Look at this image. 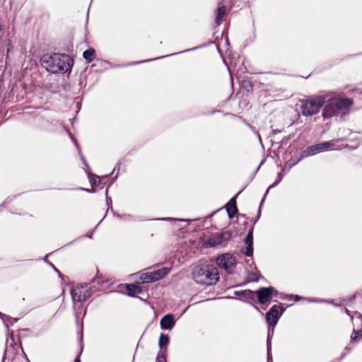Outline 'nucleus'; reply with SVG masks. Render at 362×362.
Returning a JSON list of instances; mask_svg holds the SVG:
<instances>
[{
	"label": "nucleus",
	"instance_id": "nucleus-1",
	"mask_svg": "<svg viewBox=\"0 0 362 362\" xmlns=\"http://www.w3.org/2000/svg\"><path fill=\"white\" fill-rule=\"evenodd\" d=\"M40 62L43 67L53 74L70 71L74 64L70 56L59 53L44 54Z\"/></svg>",
	"mask_w": 362,
	"mask_h": 362
},
{
	"label": "nucleus",
	"instance_id": "nucleus-2",
	"mask_svg": "<svg viewBox=\"0 0 362 362\" xmlns=\"http://www.w3.org/2000/svg\"><path fill=\"white\" fill-rule=\"evenodd\" d=\"M192 278L199 284L212 286L219 280V274L217 268L210 264H202L192 269Z\"/></svg>",
	"mask_w": 362,
	"mask_h": 362
},
{
	"label": "nucleus",
	"instance_id": "nucleus-3",
	"mask_svg": "<svg viewBox=\"0 0 362 362\" xmlns=\"http://www.w3.org/2000/svg\"><path fill=\"white\" fill-rule=\"evenodd\" d=\"M353 103V100L347 98H330L323 109L322 117L329 118L339 114L346 115L349 113Z\"/></svg>",
	"mask_w": 362,
	"mask_h": 362
},
{
	"label": "nucleus",
	"instance_id": "nucleus-4",
	"mask_svg": "<svg viewBox=\"0 0 362 362\" xmlns=\"http://www.w3.org/2000/svg\"><path fill=\"white\" fill-rule=\"evenodd\" d=\"M326 100L325 95L311 97L303 102L302 114L304 116H313L318 113Z\"/></svg>",
	"mask_w": 362,
	"mask_h": 362
},
{
	"label": "nucleus",
	"instance_id": "nucleus-5",
	"mask_svg": "<svg viewBox=\"0 0 362 362\" xmlns=\"http://www.w3.org/2000/svg\"><path fill=\"white\" fill-rule=\"evenodd\" d=\"M216 262L219 268L223 269L228 274H232L236 267L235 258L229 253L218 256Z\"/></svg>",
	"mask_w": 362,
	"mask_h": 362
},
{
	"label": "nucleus",
	"instance_id": "nucleus-6",
	"mask_svg": "<svg viewBox=\"0 0 362 362\" xmlns=\"http://www.w3.org/2000/svg\"><path fill=\"white\" fill-rule=\"evenodd\" d=\"M170 271V268L162 267L153 272L142 274L140 276V280L143 284L156 281L167 276Z\"/></svg>",
	"mask_w": 362,
	"mask_h": 362
},
{
	"label": "nucleus",
	"instance_id": "nucleus-7",
	"mask_svg": "<svg viewBox=\"0 0 362 362\" xmlns=\"http://www.w3.org/2000/svg\"><path fill=\"white\" fill-rule=\"evenodd\" d=\"M232 233L229 230L222 231L214 235L204 243L206 247H213L217 245H226L231 238Z\"/></svg>",
	"mask_w": 362,
	"mask_h": 362
},
{
	"label": "nucleus",
	"instance_id": "nucleus-8",
	"mask_svg": "<svg viewBox=\"0 0 362 362\" xmlns=\"http://www.w3.org/2000/svg\"><path fill=\"white\" fill-rule=\"evenodd\" d=\"M277 291L274 287H262L256 292L259 303L264 305L269 303L272 296H276Z\"/></svg>",
	"mask_w": 362,
	"mask_h": 362
},
{
	"label": "nucleus",
	"instance_id": "nucleus-9",
	"mask_svg": "<svg viewBox=\"0 0 362 362\" xmlns=\"http://www.w3.org/2000/svg\"><path fill=\"white\" fill-rule=\"evenodd\" d=\"M334 146V143L332 141H325L320 144H317L315 145H312L308 146L305 150H304L303 155L305 157L313 156L316 154L320 151H322L325 149H327Z\"/></svg>",
	"mask_w": 362,
	"mask_h": 362
},
{
	"label": "nucleus",
	"instance_id": "nucleus-10",
	"mask_svg": "<svg viewBox=\"0 0 362 362\" xmlns=\"http://www.w3.org/2000/svg\"><path fill=\"white\" fill-rule=\"evenodd\" d=\"M281 307L277 305H273L268 313L266 314V320L269 326L274 327L278 322L279 315L283 313V309L281 310L279 314V310Z\"/></svg>",
	"mask_w": 362,
	"mask_h": 362
},
{
	"label": "nucleus",
	"instance_id": "nucleus-11",
	"mask_svg": "<svg viewBox=\"0 0 362 362\" xmlns=\"http://www.w3.org/2000/svg\"><path fill=\"white\" fill-rule=\"evenodd\" d=\"M245 246L243 247L242 252L247 257L253 254V235L252 230H250L244 240Z\"/></svg>",
	"mask_w": 362,
	"mask_h": 362
},
{
	"label": "nucleus",
	"instance_id": "nucleus-12",
	"mask_svg": "<svg viewBox=\"0 0 362 362\" xmlns=\"http://www.w3.org/2000/svg\"><path fill=\"white\" fill-rule=\"evenodd\" d=\"M160 327L163 329H172L175 325V320L173 315L168 314L163 316L160 321Z\"/></svg>",
	"mask_w": 362,
	"mask_h": 362
},
{
	"label": "nucleus",
	"instance_id": "nucleus-13",
	"mask_svg": "<svg viewBox=\"0 0 362 362\" xmlns=\"http://www.w3.org/2000/svg\"><path fill=\"white\" fill-rule=\"evenodd\" d=\"M73 302H81L86 299V296L83 291V288H75L71 292Z\"/></svg>",
	"mask_w": 362,
	"mask_h": 362
},
{
	"label": "nucleus",
	"instance_id": "nucleus-14",
	"mask_svg": "<svg viewBox=\"0 0 362 362\" xmlns=\"http://www.w3.org/2000/svg\"><path fill=\"white\" fill-rule=\"evenodd\" d=\"M226 208L229 218H233L238 213L235 199L232 198L226 204Z\"/></svg>",
	"mask_w": 362,
	"mask_h": 362
},
{
	"label": "nucleus",
	"instance_id": "nucleus-15",
	"mask_svg": "<svg viewBox=\"0 0 362 362\" xmlns=\"http://www.w3.org/2000/svg\"><path fill=\"white\" fill-rule=\"evenodd\" d=\"M127 290L128 294L131 296H134L136 294H139L141 293V288L139 286L134 284H129L127 286Z\"/></svg>",
	"mask_w": 362,
	"mask_h": 362
},
{
	"label": "nucleus",
	"instance_id": "nucleus-16",
	"mask_svg": "<svg viewBox=\"0 0 362 362\" xmlns=\"http://www.w3.org/2000/svg\"><path fill=\"white\" fill-rule=\"evenodd\" d=\"M226 7L225 6H219L216 9V25H220L221 21L222 20V18L226 14Z\"/></svg>",
	"mask_w": 362,
	"mask_h": 362
},
{
	"label": "nucleus",
	"instance_id": "nucleus-17",
	"mask_svg": "<svg viewBox=\"0 0 362 362\" xmlns=\"http://www.w3.org/2000/svg\"><path fill=\"white\" fill-rule=\"evenodd\" d=\"M94 54L95 49L93 48H89L83 53V57L88 63H90L93 60Z\"/></svg>",
	"mask_w": 362,
	"mask_h": 362
},
{
	"label": "nucleus",
	"instance_id": "nucleus-18",
	"mask_svg": "<svg viewBox=\"0 0 362 362\" xmlns=\"http://www.w3.org/2000/svg\"><path fill=\"white\" fill-rule=\"evenodd\" d=\"M235 293L236 295H241L245 298H248V299H254L256 296V293H255L254 291H250V290H245V291H236Z\"/></svg>",
	"mask_w": 362,
	"mask_h": 362
},
{
	"label": "nucleus",
	"instance_id": "nucleus-19",
	"mask_svg": "<svg viewBox=\"0 0 362 362\" xmlns=\"http://www.w3.org/2000/svg\"><path fill=\"white\" fill-rule=\"evenodd\" d=\"M169 336L168 334L161 333L159 337L158 345L162 349L165 346L169 343Z\"/></svg>",
	"mask_w": 362,
	"mask_h": 362
},
{
	"label": "nucleus",
	"instance_id": "nucleus-20",
	"mask_svg": "<svg viewBox=\"0 0 362 362\" xmlns=\"http://www.w3.org/2000/svg\"><path fill=\"white\" fill-rule=\"evenodd\" d=\"M88 177H89L90 182L91 183L92 186H96L100 184V179L99 176L89 173Z\"/></svg>",
	"mask_w": 362,
	"mask_h": 362
},
{
	"label": "nucleus",
	"instance_id": "nucleus-21",
	"mask_svg": "<svg viewBox=\"0 0 362 362\" xmlns=\"http://www.w3.org/2000/svg\"><path fill=\"white\" fill-rule=\"evenodd\" d=\"M282 179H283V175H282L281 173H279L277 180H276V182H274L272 185H271L269 187V188L267 189V190L266 193H267V192H268V191L269 190V189H271V188H272V187H275L276 185H278V184L281 181V180H282ZM266 194H264V196H266ZM264 197H263V199H262V202H261V204L264 202Z\"/></svg>",
	"mask_w": 362,
	"mask_h": 362
},
{
	"label": "nucleus",
	"instance_id": "nucleus-22",
	"mask_svg": "<svg viewBox=\"0 0 362 362\" xmlns=\"http://www.w3.org/2000/svg\"><path fill=\"white\" fill-rule=\"evenodd\" d=\"M271 337H272V336L270 334V332H269L267 341L268 358L271 356V349H272Z\"/></svg>",
	"mask_w": 362,
	"mask_h": 362
},
{
	"label": "nucleus",
	"instance_id": "nucleus-23",
	"mask_svg": "<svg viewBox=\"0 0 362 362\" xmlns=\"http://www.w3.org/2000/svg\"><path fill=\"white\" fill-rule=\"evenodd\" d=\"M156 361H157V362H167L166 357L164 355V353L160 351L158 354Z\"/></svg>",
	"mask_w": 362,
	"mask_h": 362
},
{
	"label": "nucleus",
	"instance_id": "nucleus-24",
	"mask_svg": "<svg viewBox=\"0 0 362 362\" xmlns=\"http://www.w3.org/2000/svg\"><path fill=\"white\" fill-rule=\"evenodd\" d=\"M81 159L83 160L84 165L89 170V166H88L85 158L83 156H81Z\"/></svg>",
	"mask_w": 362,
	"mask_h": 362
},
{
	"label": "nucleus",
	"instance_id": "nucleus-25",
	"mask_svg": "<svg viewBox=\"0 0 362 362\" xmlns=\"http://www.w3.org/2000/svg\"><path fill=\"white\" fill-rule=\"evenodd\" d=\"M81 159L83 160L84 165L89 170V166H88L85 158L83 156H81Z\"/></svg>",
	"mask_w": 362,
	"mask_h": 362
},
{
	"label": "nucleus",
	"instance_id": "nucleus-26",
	"mask_svg": "<svg viewBox=\"0 0 362 362\" xmlns=\"http://www.w3.org/2000/svg\"><path fill=\"white\" fill-rule=\"evenodd\" d=\"M358 333H359L358 332H355V331H354V333H353V334L351 335V339H356V338H357V336H358Z\"/></svg>",
	"mask_w": 362,
	"mask_h": 362
},
{
	"label": "nucleus",
	"instance_id": "nucleus-27",
	"mask_svg": "<svg viewBox=\"0 0 362 362\" xmlns=\"http://www.w3.org/2000/svg\"><path fill=\"white\" fill-rule=\"evenodd\" d=\"M290 298H294V299H295L296 300H298V299H299V296H298V295H296V296L291 295V296H290Z\"/></svg>",
	"mask_w": 362,
	"mask_h": 362
},
{
	"label": "nucleus",
	"instance_id": "nucleus-28",
	"mask_svg": "<svg viewBox=\"0 0 362 362\" xmlns=\"http://www.w3.org/2000/svg\"><path fill=\"white\" fill-rule=\"evenodd\" d=\"M260 216V209H259V211H258V214L257 216V218H259Z\"/></svg>",
	"mask_w": 362,
	"mask_h": 362
},
{
	"label": "nucleus",
	"instance_id": "nucleus-29",
	"mask_svg": "<svg viewBox=\"0 0 362 362\" xmlns=\"http://www.w3.org/2000/svg\"><path fill=\"white\" fill-rule=\"evenodd\" d=\"M54 270H55V272H57L60 276L62 275L61 273L59 272V270L57 268L54 267Z\"/></svg>",
	"mask_w": 362,
	"mask_h": 362
},
{
	"label": "nucleus",
	"instance_id": "nucleus-30",
	"mask_svg": "<svg viewBox=\"0 0 362 362\" xmlns=\"http://www.w3.org/2000/svg\"><path fill=\"white\" fill-rule=\"evenodd\" d=\"M75 362H80V359H79L78 358H76L75 359Z\"/></svg>",
	"mask_w": 362,
	"mask_h": 362
},
{
	"label": "nucleus",
	"instance_id": "nucleus-31",
	"mask_svg": "<svg viewBox=\"0 0 362 362\" xmlns=\"http://www.w3.org/2000/svg\"><path fill=\"white\" fill-rule=\"evenodd\" d=\"M258 281V278H255V279H252V281Z\"/></svg>",
	"mask_w": 362,
	"mask_h": 362
},
{
	"label": "nucleus",
	"instance_id": "nucleus-32",
	"mask_svg": "<svg viewBox=\"0 0 362 362\" xmlns=\"http://www.w3.org/2000/svg\"><path fill=\"white\" fill-rule=\"evenodd\" d=\"M74 143H75L76 146H78V143L76 142V140H74Z\"/></svg>",
	"mask_w": 362,
	"mask_h": 362
},
{
	"label": "nucleus",
	"instance_id": "nucleus-33",
	"mask_svg": "<svg viewBox=\"0 0 362 362\" xmlns=\"http://www.w3.org/2000/svg\"><path fill=\"white\" fill-rule=\"evenodd\" d=\"M163 220H170V218H163Z\"/></svg>",
	"mask_w": 362,
	"mask_h": 362
}]
</instances>
